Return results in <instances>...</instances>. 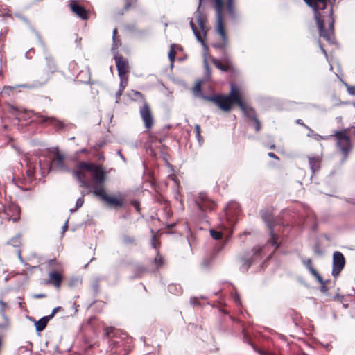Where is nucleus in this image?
<instances>
[{
	"label": "nucleus",
	"mask_w": 355,
	"mask_h": 355,
	"mask_svg": "<svg viewBox=\"0 0 355 355\" xmlns=\"http://www.w3.org/2000/svg\"><path fill=\"white\" fill-rule=\"evenodd\" d=\"M208 101L213 102L222 110L230 112L232 106L236 104L243 112L245 116L250 121V125L253 127L256 132L261 130V121L257 117L255 110L252 107H248L243 102L239 86L234 83L230 84V91L227 95L218 94L205 96Z\"/></svg>",
	"instance_id": "f257e3e1"
},
{
	"label": "nucleus",
	"mask_w": 355,
	"mask_h": 355,
	"mask_svg": "<svg viewBox=\"0 0 355 355\" xmlns=\"http://www.w3.org/2000/svg\"><path fill=\"white\" fill-rule=\"evenodd\" d=\"M212 3L216 13V31L221 39V42L213 44L212 46L216 49L225 50L229 45V39L224 16L226 13L232 19L236 18L235 0H212Z\"/></svg>",
	"instance_id": "f03ea898"
},
{
	"label": "nucleus",
	"mask_w": 355,
	"mask_h": 355,
	"mask_svg": "<svg viewBox=\"0 0 355 355\" xmlns=\"http://www.w3.org/2000/svg\"><path fill=\"white\" fill-rule=\"evenodd\" d=\"M311 1L313 3L308 6L314 10L320 36L329 41L334 22L332 4L336 0Z\"/></svg>",
	"instance_id": "7ed1b4c3"
},
{
	"label": "nucleus",
	"mask_w": 355,
	"mask_h": 355,
	"mask_svg": "<svg viewBox=\"0 0 355 355\" xmlns=\"http://www.w3.org/2000/svg\"><path fill=\"white\" fill-rule=\"evenodd\" d=\"M104 336L109 339L110 345L112 354L128 355L131 348L130 345L123 341L122 338L113 339L117 334L116 329L113 327L104 328Z\"/></svg>",
	"instance_id": "20e7f679"
},
{
	"label": "nucleus",
	"mask_w": 355,
	"mask_h": 355,
	"mask_svg": "<svg viewBox=\"0 0 355 355\" xmlns=\"http://www.w3.org/2000/svg\"><path fill=\"white\" fill-rule=\"evenodd\" d=\"M88 172L92 174L93 177V193L96 196V191L98 189H104V183L106 180V173L105 169L101 165H96L93 163L83 164Z\"/></svg>",
	"instance_id": "39448f33"
},
{
	"label": "nucleus",
	"mask_w": 355,
	"mask_h": 355,
	"mask_svg": "<svg viewBox=\"0 0 355 355\" xmlns=\"http://www.w3.org/2000/svg\"><path fill=\"white\" fill-rule=\"evenodd\" d=\"M335 137L336 147L340 150L345 158H347L352 150V143L350 137L347 134V130L336 131L333 135Z\"/></svg>",
	"instance_id": "423d86ee"
},
{
	"label": "nucleus",
	"mask_w": 355,
	"mask_h": 355,
	"mask_svg": "<svg viewBox=\"0 0 355 355\" xmlns=\"http://www.w3.org/2000/svg\"><path fill=\"white\" fill-rule=\"evenodd\" d=\"M35 116V121L41 124L45 125H52L56 131L63 130L67 128V124L63 121H60L53 116H45L40 113L34 114Z\"/></svg>",
	"instance_id": "0eeeda50"
},
{
	"label": "nucleus",
	"mask_w": 355,
	"mask_h": 355,
	"mask_svg": "<svg viewBox=\"0 0 355 355\" xmlns=\"http://www.w3.org/2000/svg\"><path fill=\"white\" fill-rule=\"evenodd\" d=\"M96 196L101 198L105 202L107 206L116 209L123 207L124 199L120 196L119 198L113 196H108L105 189H98L96 191Z\"/></svg>",
	"instance_id": "6e6552de"
},
{
	"label": "nucleus",
	"mask_w": 355,
	"mask_h": 355,
	"mask_svg": "<svg viewBox=\"0 0 355 355\" xmlns=\"http://www.w3.org/2000/svg\"><path fill=\"white\" fill-rule=\"evenodd\" d=\"M139 114L147 130H150L154 125L155 119L150 105L144 101L139 107Z\"/></svg>",
	"instance_id": "1a4fd4ad"
},
{
	"label": "nucleus",
	"mask_w": 355,
	"mask_h": 355,
	"mask_svg": "<svg viewBox=\"0 0 355 355\" xmlns=\"http://www.w3.org/2000/svg\"><path fill=\"white\" fill-rule=\"evenodd\" d=\"M210 60L217 69L223 72L234 73L236 71V69L233 62L227 56H225L221 60L216 58L211 57Z\"/></svg>",
	"instance_id": "9d476101"
},
{
	"label": "nucleus",
	"mask_w": 355,
	"mask_h": 355,
	"mask_svg": "<svg viewBox=\"0 0 355 355\" xmlns=\"http://www.w3.org/2000/svg\"><path fill=\"white\" fill-rule=\"evenodd\" d=\"M64 269L49 270L45 284L51 285L59 290L64 280Z\"/></svg>",
	"instance_id": "9b49d317"
},
{
	"label": "nucleus",
	"mask_w": 355,
	"mask_h": 355,
	"mask_svg": "<svg viewBox=\"0 0 355 355\" xmlns=\"http://www.w3.org/2000/svg\"><path fill=\"white\" fill-rule=\"evenodd\" d=\"M69 6L71 11L83 20H87L89 17V11L79 3L77 0H70Z\"/></svg>",
	"instance_id": "f8f14e48"
},
{
	"label": "nucleus",
	"mask_w": 355,
	"mask_h": 355,
	"mask_svg": "<svg viewBox=\"0 0 355 355\" xmlns=\"http://www.w3.org/2000/svg\"><path fill=\"white\" fill-rule=\"evenodd\" d=\"M51 166L52 168L58 170H64L67 168V166L65 164V155L60 153L58 148L52 151Z\"/></svg>",
	"instance_id": "ddd939ff"
},
{
	"label": "nucleus",
	"mask_w": 355,
	"mask_h": 355,
	"mask_svg": "<svg viewBox=\"0 0 355 355\" xmlns=\"http://www.w3.org/2000/svg\"><path fill=\"white\" fill-rule=\"evenodd\" d=\"M83 164H88L87 162H80L76 167L73 173L80 183V187L83 188H87L89 186L88 181L86 179L85 172L87 171L86 168L83 166Z\"/></svg>",
	"instance_id": "4468645a"
},
{
	"label": "nucleus",
	"mask_w": 355,
	"mask_h": 355,
	"mask_svg": "<svg viewBox=\"0 0 355 355\" xmlns=\"http://www.w3.org/2000/svg\"><path fill=\"white\" fill-rule=\"evenodd\" d=\"M345 265V259L343 254L338 251H336L333 254V268L332 275L334 277L339 275Z\"/></svg>",
	"instance_id": "2eb2a0df"
},
{
	"label": "nucleus",
	"mask_w": 355,
	"mask_h": 355,
	"mask_svg": "<svg viewBox=\"0 0 355 355\" xmlns=\"http://www.w3.org/2000/svg\"><path fill=\"white\" fill-rule=\"evenodd\" d=\"M114 60L119 76L121 78H123L130 71L128 60L119 54L114 56Z\"/></svg>",
	"instance_id": "dca6fc26"
},
{
	"label": "nucleus",
	"mask_w": 355,
	"mask_h": 355,
	"mask_svg": "<svg viewBox=\"0 0 355 355\" xmlns=\"http://www.w3.org/2000/svg\"><path fill=\"white\" fill-rule=\"evenodd\" d=\"M196 202L198 208L203 211L213 210L216 207V203L209 199L205 193H200Z\"/></svg>",
	"instance_id": "f3484780"
},
{
	"label": "nucleus",
	"mask_w": 355,
	"mask_h": 355,
	"mask_svg": "<svg viewBox=\"0 0 355 355\" xmlns=\"http://www.w3.org/2000/svg\"><path fill=\"white\" fill-rule=\"evenodd\" d=\"M5 209L8 214L9 218L14 223H16L20 219L21 209L15 203H10L4 207Z\"/></svg>",
	"instance_id": "a211bd4d"
},
{
	"label": "nucleus",
	"mask_w": 355,
	"mask_h": 355,
	"mask_svg": "<svg viewBox=\"0 0 355 355\" xmlns=\"http://www.w3.org/2000/svg\"><path fill=\"white\" fill-rule=\"evenodd\" d=\"M303 265L309 270L310 273L318 280L319 283H322V278L318 271L313 266V261L311 259H303L302 260Z\"/></svg>",
	"instance_id": "6ab92c4d"
},
{
	"label": "nucleus",
	"mask_w": 355,
	"mask_h": 355,
	"mask_svg": "<svg viewBox=\"0 0 355 355\" xmlns=\"http://www.w3.org/2000/svg\"><path fill=\"white\" fill-rule=\"evenodd\" d=\"M261 218L267 224L268 229L274 227L272 214L269 210H261L260 211Z\"/></svg>",
	"instance_id": "aec40b11"
},
{
	"label": "nucleus",
	"mask_w": 355,
	"mask_h": 355,
	"mask_svg": "<svg viewBox=\"0 0 355 355\" xmlns=\"http://www.w3.org/2000/svg\"><path fill=\"white\" fill-rule=\"evenodd\" d=\"M19 86H4L0 92L1 97L7 98L14 96Z\"/></svg>",
	"instance_id": "412c9836"
},
{
	"label": "nucleus",
	"mask_w": 355,
	"mask_h": 355,
	"mask_svg": "<svg viewBox=\"0 0 355 355\" xmlns=\"http://www.w3.org/2000/svg\"><path fill=\"white\" fill-rule=\"evenodd\" d=\"M309 162L313 173H315L320 169L322 159L320 157H309Z\"/></svg>",
	"instance_id": "4be33fe9"
},
{
	"label": "nucleus",
	"mask_w": 355,
	"mask_h": 355,
	"mask_svg": "<svg viewBox=\"0 0 355 355\" xmlns=\"http://www.w3.org/2000/svg\"><path fill=\"white\" fill-rule=\"evenodd\" d=\"M269 233H270V238L267 241V244L270 245L272 247H274L275 248L274 252H275L279 248L280 243H278V241H277L278 238H277V236L275 233L274 227H270L269 229Z\"/></svg>",
	"instance_id": "5701e85b"
},
{
	"label": "nucleus",
	"mask_w": 355,
	"mask_h": 355,
	"mask_svg": "<svg viewBox=\"0 0 355 355\" xmlns=\"http://www.w3.org/2000/svg\"><path fill=\"white\" fill-rule=\"evenodd\" d=\"M121 40L120 37V35L118 34V29L117 28H115L113 30V34H112V50H117L121 46Z\"/></svg>",
	"instance_id": "b1692460"
},
{
	"label": "nucleus",
	"mask_w": 355,
	"mask_h": 355,
	"mask_svg": "<svg viewBox=\"0 0 355 355\" xmlns=\"http://www.w3.org/2000/svg\"><path fill=\"white\" fill-rule=\"evenodd\" d=\"M137 0H124V8L123 10H119L115 12V17L122 16L123 15V10L128 11L133 5L136 3Z\"/></svg>",
	"instance_id": "393cba45"
},
{
	"label": "nucleus",
	"mask_w": 355,
	"mask_h": 355,
	"mask_svg": "<svg viewBox=\"0 0 355 355\" xmlns=\"http://www.w3.org/2000/svg\"><path fill=\"white\" fill-rule=\"evenodd\" d=\"M49 320L50 319L48 316H45L35 322V325L36 331L38 332L43 331L46 328Z\"/></svg>",
	"instance_id": "a878e982"
},
{
	"label": "nucleus",
	"mask_w": 355,
	"mask_h": 355,
	"mask_svg": "<svg viewBox=\"0 0 355 355\" xmlns=\"http://www.w3.org/2000/svg\"><path fill=\"white\" fill-rule=\"evenodd\" d=\"M57 65L55 61L51 58H46V67L44 71L49 74H52L57 71Z\"/></svg>",
	"instance_id": "bb28decb"
},
{
	"label": "nucleus",
	"mask_w": 355,
	"mask_h": 355,
	"mask_svg": "<svg viewBox=\"0 0 355 355\" xmlns=\"http://www.w3.org/2000/svg\"><path fill=\"white\" fill-rule=\"evenodd\" d=\"M47 266L49 271L51 270H60L64 269L61 262L58 261L56 259H52L47 261Z\"/></svg>",
	"instance_id": "cd10ccee"
},
{
	"label": "nucleus",
	"mask_w": 355,
	"mask_h": 355,
	"mask_svg": "<svg viewBox=\"0 0 355 355\" xmlns=\"http://www.w3.org/2000/svg\"><path fill=\"white\" fill-rule=\"evenodd\" d=\"M101 281L100 277H94L91 282V288L95 295H97L100 292Z\"/></svg>",
	"instance_id": "c85d7f7f"
},
{
	"label": "nucleus",
	"mask_w": 355,
	"mask_h": 355,
	"mask_svg": "<svg viewBox=\"0 0 355 355\" xmlns=\"http://www.w3.org/2000/svg\"><path fill=\"white\" fill-rule=\"evenodd\" d=\"M190 26L192 28V31L196 36V37L197 38V40L200 42L202 43V44H204V38L202 37V35L201 34V33L198 30L197 27L196 26V25L194 24L193 21H190Z\"/></svg>",
	"instance_id": "c756f323"
},
{
	"label": "nucleus",
	"mask_w": 355,
	"mask_h": 355,
	"mask_svg": "<svg viewBox=\"0 0 355 355\" xmlns=\"http://www.w3.org/2000/svg\"><path fill=\"white\" fill-rule=\"evenodd\" d=\"M198 25L200 26V28L203 35L205 37L206 34H207V32L208 31V28L206 26V21H205V19H203L202 17H200L198 19Z\"/></svg>",
	"instance_id": "7c9ffc66"
},
{
	"label": "nucleus",
	"mask_w": 355,
	"mask_h": 355,
	"mask_svg": "<svg viewBox=\"0 0 355 355\" xmlns=\"http://www.w3.org/2000/svg\"><path fill=\"white\" fill-rule=\"evenodd\" d=\"M241 327L243 328V340L253 347L254 345L252 343L250 334L247 332L243 324H241Z\"/></svg>",
	"instance_id": "2f4dec72"
},
{
	"label": "nucleus",
	"mask_w": 355,
	"mask_h": 355,
	"mask_svg": "<svg viewBox=\"0 0 355 355\" xmlns=\"http://www.w3.org/2000/svg\"><path fill=\"white\" fill-rule=\"evenodd\" d=\"M175 44H171L168 52V58L171 65L173 64L176 56V51L175 50Z\"/></svg>",
	"instance_id": "473e14b6"
},
{
	"label": "nucleus",
	"mask_w": 355,
	"mask_h": 355,
	"mask_svg": "<svg viewBox=\"0 0 355 355\" xmlns=\"http://www.w3.org/2000/svg\"><path fill=\"white\" fill-rule=\"evenodd\" d=\"M243 266L248 270L252 264L254 262V257H251L250 258H242L241 259Z\"/></svg>",
	"instance_id": "72a5a7b5"
},
{
	"label": "nucleus",
	"mask_w": 355,
	"mask_h": 355,
	"mask_svg": "<svg viewBox=\"0 0 355 355\" xmlns=\"http://www.w3.org/2000/svg\"><path fill=\"white\" fill-rule=\"evenodd\" d=\"M8 307V306L7 303L0 300V313L3 318H8L6 313V311Z\"/></svg>",
	"instance_id": "f704fd0d"
},
{
	"label": "nucleus",
	"mask_w": 355,
	"mask_h": 355,
	"mask_svg": "<svg viewBox=\"0 0 355 355\" xmlns=\"http://www.w3.org/2000/svg\"><path fill=\"white\" fill-rule=\"evenodd\" d=\"M194 131H195L196 137L198 141L200 143L203 141V137L201 135V128H200V125L199 124H196L195 125Z\"/></svg>",
	"instance_id": "c9c22d12"
},
{
	"label": "nucleus",
	"mask_w": 355,
	"mask_h": 355,
	"mask_svg": "<svg viewBox=\"0 0 355 355\" xmlns=\"http://www.w3.org/2000/svg\"><path fill=\"white\" fill-rule=\"evenodd\" d=\"M155 263L157 268L162 267L164 264V258L161 255L157 254L156 257L155 258Z\"/></svg>",
	"instance_id": "e433bc0d"
},
{
	"label": "nucleus",
	"mask_w": 355,
	"mask_h": 355,
	"mask_svg": "<svg viewBox=\"0 0 355 355\" xmlns=\"http://www.w3.org/2000/svg\"><path fill=\"white\" fill-rule=\"evenodd\" d=\"M10 327V320L8 318H3V322L0 323V331H5Z\"/></svg>",
	"instance_id": "4c0bfd02"
},
{
	"label": "nucleus",
	"mask_w": 355,
	"mask_h": 355,
	"mask_svg": "<svg viewBox=\"0 0 355 355\" xmlns=\"http://www.w3.org/2000/svg\"><path fill=\"white\" fill-rule=\"evenodd\" d=\"M210 234L211 237L215 240H220L223 237V234L220 232L211 230Z\"/></svg>",
	"instance_id": "58836bf2"
},
{
	"label": "nucleus",
	"mask_w": 355,
	"mask_h": 355,
	"mask_svg": "<svg viewBox=\"0 0 355 355\" xmlns=\"http://www.w3.org/2000/svg\"><path fill=\"white\" fill-rule=\"evenodd\" d=\"M9 218L10 217L8 216V214L5 209V208H3L2 211H0V219L8 222L12 221L11 219H10Z\"/></svg>",
	"instance_id": "ea45409f"
},
{
	"label": "nucleus",
	"mask_w": 355,
	"mask_h": 355,
	"mask_svg": "<svg viewBox=\"0 0 355 355\" xmlns=\"http://www.w3.org/2000/svg\"><path fill=\"white\" fill-rule=\"evenodd\" d=\"M252 252H253V256L254 258L255 257H261V252L263 250V248L262 247H260V246H256V247H254L252 248Z\"/></svg>",
	"instance_id": "a19ab883"
},
{
	"label": "nucleus",
	"mask_w": 355,
	"mask_h": 355,
	"mask_svg": "<svg viewBox=\"0 0 355 355\" xmlns=\"http://www.w3.org/2000/svg\"><path fill=\"white\" fill-rule=\"evenodd\" d=\"M83 204H84L83 197L78 198V200H76L75 209H71V211L72 212V211H75L78 210L79 208H80L83 206Z\"/></svg>",
	"instance_id": "79ce46f5"
},
{
	"label": "nucleus",
	"mask_w": 355,
	"mask_h": 355,
	"mask_svg": "<svg viewBox=\"0 0 355 355\" xmlns=\"http://www.w3.org/2000/svg\"><path fill=\"white\" fill-rule=\"evenodd\" d=\"M131 205L136 209L137 212L140 214L141 211V207H140V202L137 200H131L130 201Z\"/></svg>",
	"instance_id": "37998d69"
},
{
	"label": "nucleus",
	"mask_w": 355,
	"mask_h": 355,
	"mask_svg": "<svg viewBox=\"0 0 355 355\" xmlns=\"http://www.w3.org/2000/svg\"><path fill=\"white\" fill-rule=\"evenodd\" d=\"M253 349L254 351L258 352L260 355H270L269 352L262 350V349H259L256 345L253 346Z\"/></svg>",
	"instance_id": "c03bdc74"
},
{
	"label": "nucleus",
	"mask_w": 355,
	"mask_h": 355,
	"mask_svg": "<svg viewBox=\"0 0 355 355\" xmlns=\"http://www.w3.org/2000/svg\"><path fill=\"white\" fill-rule=\"evenodd\" d=\"M201 89H202V83H201V82H198L193 88V91L196 93H200Z\"/></svg>",
	"instance_id": "a18cd8bd"
},
{
	"label": "nucleus",
	"mask_w": 355,
	"mask_h": 355,
	"mask_svg": "<svg viewBox=\"0 0 355 355\" xmlns=\"http://www.w3.org/2000/svg\"><path fill=\"white\" fill-rule=\"evenodd\" d=\"M61 309V307L60 306H58V307H55L53 309L51 313L48 315V317L49 318V319H52L55 315Z\"/></svg>",
	"instance_id": "49530a36"
},
{
	"label": "nucleus",
	"mask_w": 355,
	"mask_h": 355,
	"mask_svg": "<svg viewBox=\"0 0 355 355\" xmlns=\"http://www.w3.org/2000/svg\"><path fill=\"white\" fill-rule=\"evenodd\" d=\"M329 281L324 282L322 279V283H320L321 284V291L322 292H327L329 290V288L326 286V283H328Z\"/></svg>",
	"instance_id": "de8ad7c7"
},
{
	"label": "nucleus",
	"mask_w": 355,
	"mask_h": 355,
	"mask_svg": "<svg viewBox=\"0 0 355 355\" xmlns=\"http://www.w3.org/2000/svg\"><path fill=\"white\" fill-rule=\"evenodd\" d=\"M47 295L46 293H35L33 295V297L35 299L46 298Z\"/></svg>",
	"instance_id": "09e8293b"
},
{
	"label": "nucleus",
	"mask_w": 355,
	"mask_h": 355,
	"mask_svg": "<svg viewBox=\"0 0 355 355\" xmlns=\"http://www.w3.org/2000/svg\"><path fill=\"white\" fill-rule=\"evenodd\" d=\"M123 240L125 243H132L135 242L134 238L130 237L128 236H124Z\"/></svg>",
	"instance_id": "8fccbe9b"
},
{
	"label": "nucleus",
	"mask_w": 355,
	"mask_h": 355,
	"mask_svg": "<svg viewBox=\"0 0 355 355\" xmlns=\"http://www.w3.org/2000/svg\"><path fill=\"white\" fill-rule=\"evenodd\" d=\"M347 91L350 94L355 96V86L348 87Z\"/></svg>",
	"instance_id": "3c124183"
},
{
	"label": "nucleus",
	"mask_w": 355,
	"mask_h": 355,
	"mask_svg": "<svg viewBox=\"0 0 355 355\" xmlns=\"http://www.w3.org/2000/svg\"><path fill=\"white\" fill-rule=\"evenodd\" d=\"M296 123L303 126L304 128H306V129H309L310 130V128L303 123L302 120V119H297L296 120Z\"/></svg>",
	"instance_id": "603ef678"
},
{
	"label": "nucleus",
	"mask_w": 355,
	"mask_h": 355,
	"mask_svg": "<svg viewBox=\"0 0 355 355\" xmlns=\"http://www.w3.org/2000/svg\"><path fill=\"white\" fill-rule=\"evenodd\" d=\"M268 155L271 158H273L275 159H279V157L274 153H272V152L268 153Z\"/></svg>",
	"instance_id": "864d4df0"
},
{
	"label": "nucleus",
	"mask_w": 355,
	"mask_h": 355,
	"mask_svg": "<svg viewBox=\"0 0 355 355\" xmlns=\"http://www.w3.org/2000/svg\"><path fill=\"white\" fill-rule=\"evenodd\" d=\"M327 138H328V137H322V136H320V135H318V134L315 135V139L316 140H319L320 139H327Z\"/></svg>",
	"instance_id": "5fc2aeb1"
},
{
	"label": "nucleus",
	"mask_w": 355,
	"mask_h": 355,
	"mask_svg": "<svg viewBox=\"0 0 355 355\" xmlns=\"http://www.w3.org/2000/svg\"><path fill=\"white\" fill-rule=\"evenodd\" d=\"M204 64H205V68L206 69V70H207V71H210V68H209V64H208V62H207V60H205V61H204Z\"/></svg>",
	"instance_id": "6e6d98bb"
},
{
	"label": "nucleus",
	"mask_w": 355,
	"mask_h": 355,
	"mask_svg": "<svg viewBox=\"0 0 355 355\" xmlns=\"http://www.w3.org/2000/svg\"><path fill=\"white\" fill-rule=\"evenodd\" d=\"M191 302L193 304H198V300L196 297H194L191 300Z\"/></svg>",
	"instance_id": "4d7b16f0"
},
{
	"label": "nucleus",
	"mask_w": 355,
	"mask_h": 355,
	"mask_svg": "<svg viewBox=\"0 0 355 355\" xmlns=\"http://www.w3.org/2000/svg\"><path fill=\"white\" fill-rule=\"evenodd\" d=\"M135 95L137 96L143 97L142 94L141 92H135Z\"/></svg>",
	"instance_id": "13d9d810"
},
{
	"label": "nucleus",
	"mask_w": 355,
	"mask_h": 355,
	"mask_svg": "<svg viewBox=\"0 0 355 355\" xmlns=\"http://www.w3.org/2000/svg\"><path fill=\"white\" fill-rule=\"evenodd\" d=\"M305 1V3L307 4V5H311V3H313L312 1L311 0H304Z\"/></svg>",
	"instance_id": "bf43d9fd"
},
{
	"label": "nucleus",
	"mask_w": 355,
	"mask_h": 355,
	"mask_svg": "<svg viewBox=\"0 0 355 355\" xmlns=\"http://www.w3.org/2000/svg\"><path fill=\"white\" fill-rule=\"evenodd\" d=\"M96 320V318H92L89 319V323L92 324L93 322V321H95Z\"/></svg>",
	"instance_id": "052dcab7"
},
{
	"label": "nucleus",
	"mask_w": 355,
	"mask_h": 355,
	"mask_svg": "<svg viewBox=\"0 0 355 355\" xmlns=\"http://www.w3.org/2000/svg\"><path fill=\"white\" fill-rule=\"evenodd\" d=\"M49 78H50L49 76H48L47 78L43 83H42L40 84V85H43L44 83H46L47 82V80L49 79Z\"/></svg>",
	"instance_id": "680f3d73"
},
{
	"label": "nucleus",
	"mask_w": 355,
	"mask_h": 355,
	"mask_svg": "<svg viewBox=\"0 0 355 355\" xmlns=\"http://www.w3.org/2000/svg\"><path fill=\"white\" fill-rule=\"evenodd\" d=\"M122 94V89H120L118 92H117V96L119 97Z\"/></svg>",
	"instance_id": "e2e57ef3"
},
{
	"label": "nucleus",
	"mask_w": 355,
	"mask_h": 355,
	"mask_svg": "<svg viewBox=\"0 0 355 355\" xmlns=\"http://www.w3.org/2000/svg\"><path fill=\"white\" fill-rule=\"evenodd\" d=\"M275 145H272V146H270V149H275Z\"/></svg>",
	"instance_id": "0e129e2a"
},
{
	"label": "nucleus",
	"mask_w": 355,
	"mask_h": 355,
	"mask_svg": "<svg viewBox=\"0 0 355 355\" xmlns=\"http://www.w3.org/2000/svg\"><path fill=\"white\" fill-rule=\"evenodd\" d=\"M232 320H233V321H234V322H240V321H239V320H236V319H234H234H232Z\"/></svg>",
	"instance_id": "69168bd1"
},
{
	"label": "nucleus",
	"mask_w": 355,
	"mask_h": 355,
	"mask_svg": "<svg viewBox=\"0 0 355 355\" xmlns=\"http://www.w3.org/2000/svg\"><path fill=\"white\" fill-rule=\"evenodd\" d=\"M230 206L229 205V206L227 207V211H229V210H230Z\"/></svg>",
	"instance_id": "338daca9"
},
{
	"label": "nucleus",
	"mask_w": 355,
	"mask_h": 355,
	"mask_svg": "<svg viewBox=\"0 0 355 355\" xmlns=\"http://www.w3.org/2000/svg\"><path fill=\"white\" fill-rule=\"evenodd\" d=\"M202 0H200V3L201 2Z\"/></svg>",
	"instance_id": "774afa93"
}]
</instances>
